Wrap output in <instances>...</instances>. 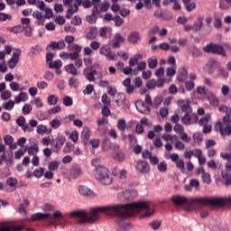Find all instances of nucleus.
<instances>
[{"label":"nucleus","mask_w":231,"mask_h":231,"mask_svg":"<svg viewBox=\"0 0 231 231\" xmlns=\"http://www.w3.org/2000/svg\"><path fill=\"white\" fill-rule=\"evenodd\" d=\"M134 210H146V212L141 216L143 219L151 217V216L154 214V208H151L149 201L139 200L126 204L92 208H90L91 216L84 209L72 211L70 212V216L72 217H79V223H95V221L98 220V213L106 214V216L114 217L118 226L116 231H129L133 228V225L125 223V219L133 216Z\"/></svg>","instance_id":"obj_1"},{"label":"nucleus","mask_w":231,"mask_h":231,"mask_svg":"<svg viewBox=\"0 0 231 231\" xmlns=\"http://www.w3.org/2000/svg\"><path fill=\"white\" fill-rule=\"evenodd\" d=\"M195 203H200V205H210V207H218L223 208L226 207L228 203H231V197L229 198H197L194 199Z\"/></svg>","instance_id":"obj_2"},{"label":"nucleus","mask_w":231,"mask_h":231,"mask_svg":"<svg viewBox=\"0 0 231 231\" xmlns=\"http://www.w3.org/2000/svg\"><path fill=\"white\" fill-rule=\"evenodd\" d=\"M95 178L97 181H100L102 185H111L113 183V177L111 176L109 170L104 166L97 167L95 171Z\"/></svg>","instance_id":"obj_3"},{"label":"nucleus","mask_w":231,"mask_h":231,"mask_svg":"<svg viewBox=\"0 0 231 231\" xmlns=\"http://www.w3.org/2000/svg\"><path fill=\"white\" fill-rule=\"evenodd\" d=\"M203 51L205 53H211L212 55H220V57L226 59V51H225V47L222 44L209 42L203 47Z\"/></svg>","instance_id":"obj_4"},{"label":"nucleus","mask_w":231,"mask_h":231,"mask_svg":"<svg viewBox=\"0 0 231 231\" xmlns=\"http://www.w3.org/2000/svg\"><path fill=\"white\" fill-rule=\"evenodd\" d=\"M137 197L138 191H136V189H128L117 195V198L120 199V201H123L124 203H129Z\"/></svg>","instance_id":"obj_5"},{"label":"nucleus","mask_w":231,"mask_h":231,"mask_svg":"<svg viewBox=\"0 0 231 231\" xmlns=\"http://www.w3.org/2000/svg\"><path fill=\"white\" fill-rule=\"evenodd\" d=\"M219 133L221 136H230L231 135V118L229 121H225L222 119V122H218Z\"/></svg>","instance_id":"obj_6"},{"label":"nucleus","mask_w":231,"mask_h":231,"mask_svg":"<svg viewBox=\"0 0 231 231\" xmlns=\"http://www.w3.org/2000/svg\"><path fill=\"white\" fill-rule=\"evenodd\" d=\"M100 55L107 58L108 60H116V53L111 51V47L109 45L105 44L99 48Z\"/></svg>","instance_id":"obj_7"},{"label":"nucleus","mask_w":231,"mask_h":231,"mask_svg":"<svg viewBox=\"0 0 231 231\" xmlns=\"http://www.w3.org/2000/svg\"><path fill=\"white\" fill-rule=\"evenodd\" d=\"M66 48V42L64 40L59 42H51L50 44L46 46L47 51H51V50H64Z\"/></svg>","instance_id":"obj_8"},{"label":"nucleus","mask_w":231,"mask_h":231,"mask_svg":"<svg viewBox=\"0 0 231 231\" xmlns=\"http://www.w3.org/2000/svg\"><path fill=\"white\" fill-rule=\"evenodd\" d=\"M24 226L6 225V222H0V231H23Z\"/></svg>","instance_id":"obj_9"},{"label":"nucleus","mask_w":231,"mask_h":231,"mask_svg":"<svg viewBox=\"0 0 231 231\" xmlns=\"http://www.w3.org/2000/svg\"><path fill=\"white\" fill-rule=\"evenodd\" d=\"M221 66V63L219 61L216 60L215 59H211L207 63V69L208 75H214L216 73V69Z\"/></svg>","instance_id":"obj_10"},{"label":"nucleus","mask_w":231,"mask_h":231,"mask_svg":"<svg viewBox=\"0 0 231 231\" xmlns=\"http://www.w3.org/2000/svg\"><path fill=\"white\" fill-rule=\"evenodd\" d=\"M135 169L139 172H142V174H147L151 167L149 166V162H147V161H138L135 165Z\"/></svg>","instance_id":"obj_11"},{"label":"nucleus","mask_w":231,"mask_h":231,"mask_svg":"<svg viewBox=\"0 0 231 231\" xmlns=\"http://www.w3.org/2000/svg\"><path fill=\"white\" fill-rule=\"evenodd\" d=\"M125 39L124 38V36H122V34L116 32L114 35V38L112 40V48H114V50H118V48H120L121 44H123V42H125Z\"/></svg>","instance_id":"obj_12"},{"label":"nucleus","mask_w":231,"mask_h":231,"mask_svg":"<svg viewBox=\"0 0 231 231\" xmlns=\"http://www.w3.org/2000/svg\"><path fill=\"white\" fill-rule=\"evenodd\" d=\"M89 138H91V131L88 127H84L81 132V142L84 145H88L89 143Z\"/></svg>","instance_id":"obj_13"},{"label":"nucleus","mask_w":231,"mask_h":231,"mask_svg":"<svg viewBox=\"0 0 231 231\" xmlns=\"http://www.w3.org/2000/svg\"><path fill=\"white\" fill-rule=\"evenodd\" d=\"M79 192L81 196H86L87 198H93L95 196V192L84 185L79 186Z\"/></svg>","instance_id":"obj_14"},{"label":"nucleus","mask_w":231,"mask_h":231,"mask_svg":"<svg viewBox=\"0 0 231 231\" xmlns=\"http://www.w3.org/2000/svg\"><path fill=\"white\" fill-rule=\"evenodd\" d=\"M141 36L140 32L137 31L131 32L127 36V41L131 44H138V42L140 41Z\"/></svg>","instance_id":"obj_15"},{"label":"nucleus","mask_w":231,"mask_h":231,"mask_svg":"<svg viewBox=\"0 0 231 231\" xmlns=\"http://www.w3.org/2000/svg\"><path fill=\"white\" fill-rule=\"evenodd\" d=\"M171 201L175 207H181V205H185V203H187L188 199L180 195H173L171 197Z\"/></svg>","instance_id":"obj_16"},{"label":"nucleus","mask_w":231,"mask_h":231,"mask_svg":"<svg viewBox=\"0 0 231 231\" xmlns=\"http://www.w3.org/2000/svg\"><path fill=\"white\" fill-rule=\"evenodd\" d=\"M64 143H66V137L60 135L52 140L51 145H53V147H55V149L59 151V149H60L64 145Z\"/></svg>","instance_id":"obj_17"},{"label":"nucleus","mask_w":231,"mask_h":231,"mask_svg":"<svg viewBox=\"0 0 231 231\" xmlns=\"http://www.w3.org/2000/svg\"><path fill=\"white\" fill-rule=\"evenodd\" d=\"M173 4L172 10L175 12H180L181 10V5H180V0H163L162 5L163 6H169V5Z\"/></svg>","instance_id":"obj_18"},{"label":"nucleus","mask_w":231,"mask_h":231,"mask_svg":"<svg viewBox=\"0 0 231 231\" xmlns=\"http://www.w3.org/2000/svg\"><path fill=\"white\" fill-rule=\"evenodd\" d=\"M46 217L51 218V214L38 212V213L32 215L30 220L31 221H41L42 219H46Z\"/></svg>","instance_id":"obj_19"},{"label":"nucleus","mask_w":231,"mask_h":231,"mask_svg":"<svg viewBox=\"0 0 231 231\" xmlns=\"http://www.w3.org/2000/svg\"><path fill=\"white\" fill-rule=\"evenodd\" d=\"M218 109L220 113L226 114V116H223L222 120H224V122H229L231 116V108L226 106H220Z\"/></svg>","instance_id":"obj_20"},{"label":"nucleus","mask_w":231,"mask_h":231,"mask_svg":"<svg viewBox=\"0 0 231 231\" xmlns=\"http://www.w3.org/2000/svg\"><path fill=\"white\" fill-rule=\"evenodd\" d=\"M82 174V168L79 164L72 165V170L70 171V176L73 180H77L79 176Z\"/></svg>","instance_id":"obj_21"},{"label":"nucleus","mask_w":231,"mask_h":231,"mask_svg":"<svg viewBox=\"0 0 231 231\" xmlns=\"http://www.w3.org/2000/svg\"><path fill=\"white\" fill-rule=\"evenodd\" d=\"M221 177L224 180V185L226 187L231 186V174L230 171L226 169V171H221Z\"/></svg>","instance_id":"obj_22"},{"label":"nucleus","mask_w":231,"mask_h":231,"mask_svg":"<svg viewBox=\"0 0 231 231\" xmlns=\"http://www.w3.org/2000/svg\"><path fill=\"white\" fill-rule=\"evenodd\" d=\"M189 78V71L185 67L181 69V70L179 71V75L177 76V80L179 82H185L187 79Z\"/></svg>","instance_id":"obj_23"},{"label":"nucleus","mask_w":231,"mask_h":231,"mask_svg":"<svg viewBox=\"0 0 231 231\" xmlns=\"http://www.w3.org/2000/svg\"><path fill=\"white\" fill-rule=\"evenodd\" d=\"M187 51L194 59H198V57H201V51H199V49H198L196 46H191L188 48Z\"/></svg>","instance_id":"obj_24"},{"label":"nucleus","mask_w":231,"mask_h":231,"mask_svg":"<svg viewBox=\"0 0 231 231\" xmlns=\"http://www.w3.org/2000/svg\"><path fill=\"white\" fill-rule=\"evenodd\" d=\"M137 104L139 106H141L142 107H143V109L142 110V109L138 108V106H136V109L139 113H141L142 115H147V114L151 113V108L149 106H145L146 104L143 103L142 100H138Z\"/></svg>","instance_id":"obj_25"},{"label":"nucleus","mask_w":231,"mask_h":231,"mask_svg":"<svg viewBox=\"0 0 231 231\" xmlns=\"http://www.w3.org/2000/svg\"><path fill=\"white\" fill-rule=\"evenodd\" d=\"M203 28V17L199 16L193 23V32H199Z\"/></svg>","instance_id":"obj_26"},{"label":"nucleus","mask_w":231,"mask_h":231,"mask_svg":"<svg viewBox=\"0 0 231 231\" xmlns=\"http://www.w3.org/2000/svg\"><path fill=\"white\" fill-rule=\"evenodd\" d=\"M65 71L70 75H78L79 72L73 63L65 66Z\"/></svg>","instance_id":"obj_27"},{"label":"nucleus","mask_w":231,"mask_h":231,"mask_svg":"<svg viewBox=\"0 0 231 231\" xmlns=\"http://www.w3.org/2000/svg\"><path fill=\"white\" fill-rule=\"evenodd\" d=\"M116 127L121 133L125 132V127H127V124L125 123V119H124V118L119 119L117 121Z\"/></svg>","instance_id":"obj_28"},{"label":"nucleus","mask_w":231,"mask_h":231,"mask_svg":"<svg viewBox=\"0 0 231 231\" xmlns=\"http://www.w3.org/2000/svg\"><path fill=\"white\" fill-rule=\"evenodd\" d=\"M49 68L51 69H60V68H62V60H58L53 61H51L49 64Z\"/></svg>","instance_id":"obj_29"},{"label":"nucleus","mask_w":231,"mask_h":231,"mask_svg":"<svg viewBox=\"0 0 231 231\" xmlns=\"http://www.w3.org/2000/svg\"><path fill=\"white\" fill-rule=\"evenodd\" d=\"M26 149L28 154H32V156L36 155L37 152H39V145L37 143L32 144L29 148Z\"/></svg>","instance_id":"obj_30"},{"label":"nucleus","mask_w":231,"mask_h":231,"mask_svg":"<svg viewBox=\"0 0 231 231\" xmlns=\"http://www.w3.org/2000/svg\"><path fill=\"white\" fill-rule=\"evenodd\" d=\"M7 30H9V32H12L13 33H15V35H17L19 33H23L24 27H23V25H15L14 27L8 28Z\"/></svg>","instance_id":"obj_31"},{"label":"nucleus","mask_w":231,"mask_h":231,"mask_svg":"<svg viewBox=\"0 0 231 231\" xmlns=\"http://www.w3.org/2000/svg\"><path fill=\"white\" fill-rule=\"evenodd\" d=\"M69 86L71 88L76 89V88H79V86H80V81H79V79L77 78H70L69 79Z\"/></svg>","instance_id":"obj_32"},{"label":"nucleus","mask_w":231,"mask_h":231,"mask_svg":"<svg viewBox=\"0 0 231 231\" xmlns=\"http://www.w3.org/2000/svg\"><path fill=\"white\" fill-rule=\"evenodd\" d=\"M147 62H148V68L150 69H155V68L158 66V60L157 59L149 58L147 60Z\"/></svg>","instance_id":"obj_33"},{"label":"nucleus","mask_w":231,"mask_h":231,"mask_svg":"<svg viewBox=\"0 0 231 231\" xmlns=\"http://www.w3.org/2000/svg\"><path fill=\"white\" fill-rule=\"evenodd\" d=\"M59 102V97L55 95H51L48 97V104L49 106H57V103Z\"/></svg>","instance_id":"obj_34"},{"label":"nucleus","mask_w":231,"mask_h":231,"mask_svg":"<svg viewBox=\"0 0 231 231\" xmlns=\"http://www.w3.org/2000/svg\"><path fill=\"white\" fill-rule=\"evenodd\" d=\"M162 102H163V98L162 97V96L155 97L153 101H152L153 107L155 109H158V107H160Z\"/></svg>","instance_id":"obj_35"},{"label":"nucleus","mask_w":231,"mask_h":231,"mask_svg":"<svg viewBox=\"0 0 231 231\" xmlns=\"http://www.w3.org/2000/svg\"><path fill=\"white\" fill-rule=\"evenodd\" d=\"M44 176V168H38L33 171V177L41 180Z\"/></svg>","instance_id":"obj_36"},{"label":"nucleus","mask_w":231,"mask_h":231,"mask_svg":"<svg viewBox=\"0 0 231 231\" xmlns=\"http://www.w3.org/2000/svg\"><path fill=\"white\" fill-rule=\"evenodd\" d=\"M157 170L159 172H166L167 171V162L162 161L157 164Z\"/></svg>","instance_id":"obj_37"},{"label":"nucleus","mask_w":231,"mask_h":231,"mask_svg":"<svg viewBox=\"0 0 231 231\" xmlns=\"http://www.w3.org/2000/svg\"><path fill=\"white\" fill-rule=\"evenodd\" d=\"M60 165V162L57 161H51V162H49L48 169L49 171H57Z\"/></svg>","instance_id":"obj_38"},{"label":"nucleus","mask_w":231,"mask_h":231,"mask_svg":"<svg viewBox=\"0 0 231 231\" xmlns=\"http://www.w3.org/2000/svg\"><path fill=\"white\" fill-rule=\"evenodd\" d=\"M19 57H21V49H15L14 51H13L11 62H14V60H17V62H19Z\"/></svg>","instance_id":"obj_39"},{"label":"nucleus","mask_w":231,"mask_h":231,"mask_svg":"<svg viewBox=\"0 0 231 231\" xmlns=\"http://www.w3.org/2000/svg\"><path fill=\"white\" fill-rule=\"evenodd\" d=\"M149 226L152 228V230H158L160 226H162V221L161 220H153L149 223Z\"/></svg>","instance_id":"obj_40"},{"label":"nucleus","mask_w":231,"mask_h":231,"mask_svg":"<svg viewBox=\"0 0 231 231\" xmlns=\"http://www.w3.org/2000/svg\"><path fill=\"white\" fill-rule=\"evenodd\" d=\"M63 105L66 107H71L73 106V99L69 96L63 97Z\"/></svg>","instance_id":"obj_41"},{"label":"nucleus","mask_w":231,"mask_h":231,"mask_svg":"<svg viewBox=\"0 0 231 231\" xmlns=\"http://www.w3.org/2000/svg\"><path fill=\"white\" fill-rule=\"evenodd\" d=\"M193 140L197 143H201L203 142V134L197 132L193 134Z\"/></svg>","instance_id":"obj_42"},{"label":"nucleus","mask_w":231,"mask_h":231,"mask_svg":"<svg viewBox=\"0 0 231 231\" xmlns=\"http://www.w3.org/2000/svg\"><path fill=\"white\" fill-rule=\"evenodd\" d=\"M114 160H116L117 162H124V160H125V154L122 152H117L114 155Z\"/></svg>","instance_id":"obj_43"},{"label":"nucleus","mask_w":231,"mask_h":231,"mask_svg":"<svg viewBox=\"0 0 231 231\" xmlns=\"http://www.w3.org/2000/svg\"><path fill=\"white\" fill-rule=\"evenodd\" d=\"M95 91V87L93 85L88 84L86 86L85 89L83 90V95H91Z\"/></svg>","instance_id":"obj_44"},{"label":"nucleus","mask_w":231,"mask_h":231,"mask_svg":"<svg viewBox=\"0 0 231 231\" xmlns=\"http://www.w3.org/2000/svg\"><path fill=\"white\" fill-rule=\"evenodd\" d=\"M42 51V49L39 45H34L31 48L32 55H39Z\"/></svg>","instance_id":"obj_45"},{"label":"nucleus","mask_w":231,"mask_h":231,"mask_svg":"<svg viewBox=\"0 0 231 231\" xmlns=\"http://www.w3.org/2000/svg\"><path fill=\"white\" fill-rule=\"evenodd\" d=\"M190 115L189 114H185L182 117H181V122L184 125H190Z\"/></svg>","instance_id":"obj_46"},{"label":"nucleus","mask_w":231,"mask_h":231,"mask_svg":"<svg viewBox=\"0 0 231 231\" xmlns=\"http://www.w3.org/2000/svg\"><path fill=\"white\" fill-rule=\"evenodd\" d=\"M98 17H97V15L95 14H90L87 16V22L88 24H95L97 21Z\"/></svg>","instance_id":"obj_47"},{"label":"nucleus","mask_w":231,"mask_h":231,"mask_svg":"<svg viewBox=\"0 0 231 231\" xmlns=\"http://www.w3.org/2000/svg\"><path fill=\"white\" fill-rule=\"evenodd\" d=\"M213 26L214 28H216L217 30H219V28H221V26H223V21L221 20V18L219 17H215V21L213 23Z\"/></svg>","instance_id":"obj_48"},{"label":"nucleus","mask_w":231,"mask_h":231,"mask_svg":"<svg viewBox=\"0 0 231 231\" xmlns=\"http://www.w3.org/2000/svg\"><path fill=\"white\" fill-rule=\"evenodd\" d=\"M208 101H209L210 106H213L214 107H217V106H219V99H217V97H216V96L209 97Z\"/></svg>","instance_id":"obj_49"},{"label":"nucleus","mask_w":231,"mask_h":231,"mask_svg":"<svg viewBox=\"0 0 231 231\" xmlns=\"http://www.w3.org/2000/svg\"><path fill=\"white\" fill-rule=\"evenodd\" d=\"M114 23H116V26L120 27L122 26V24H124V19H122V17H120V15H116L113 18Z\"/></svg>","instance_id":"obj_50"},{"label":"nucleus","mask_w":231,"mask_h":231,"mask_svg":"<svg viewBox=\"0 0 231 231\" xmlns=\"http://www.w3.org/2000/svg\"><path fill=\"white\" fill-rule=\"evenodd\" d=\"M51 125L53 129H59V127H60V119L57 117L52 119L51 122Z\"/></svg>","instance_id":"obj_51"},{"label":"nucleus","mask_w":231,"mask_h":231,"mask_svg":"<svg viewBox=\"0 0 231 231\" xmlns=\"http://www.w3.org/2000/svg\"><path fill=\"white\" fill-rule=\"evenodd\" d=\"M184 6L187 10V12H192L196 8V3L194 2H188L187 4H184Z\"/></svg>","instance_id":"obj_52"},{"label":"nucleus","mask_w":231,"mask_h":231,"mask_svg":"<svg viewBox=\"0 0 231 231\" xmlns=\"http://www.w3.org/2000/svg\"><path fill=\"white\" fill-rule=\"evenodd\" d=\"M6 185H8V187H16L17 180L15 178L9 177L6 180Z\"/></svg>","instance_id":"obj_53"},{"label":"nucleus","mask_w":231,"mask_h":231,"mask_svg":"<svg viewBox=\"0 0 231 231\" xmlns=\"http://www.w3.org/2000/svg\"><path fill=\"white\" fill-rule=\"evenodd\" d=\"M4 142L5 145H12V143H14V137L10 134H6L4 136Z\"/></svg>","instance_id":"obj_54"},{"label":"nucleus","mask_w":231,"mask_h":231,"mask_svg":"<svg viewBox=\"0 0 231 231\" xmlns=\"http://www.w3.org/2000/svg\"><path fill=\"white\" fill-rule=\"evenodd\" d=\"M173 131H175V133H177L178 134H181L183 131H185V128L183 127V125L176 124L173 127Z\"/></svg>","instance_id":"obj_55"},{"label":"nucleus","mask_w":231,"mask_h":231,"mask_svg":"<svg viewBox=\"0 0 231 231\" xmlns=\"http://www.w3.org/2000/svg\"><path fill=\"white\" fill-rule=\"evenodd\" d=\"M146 88H148V89H154V88H156V79H152L148 80L146 82Z\"/></svg>","instance_id":"obj_56"},{"label":"nucleus","mask_w":231,"mask_h":231,"mask_svg":"<svg viewBox=\"0 0 231 231\" xmlns=\"http://www.w3.org/2000/svg\"><path fill=\"white\" fill-rule=\"evenodd\" d=\"M60 106H53L48 110V115H57V113H60Z\"/></svg>","instance_id":"obj_57"},{"label":"nucleus","mask_w":231,"mask_h":231,"mask_svg":"<svg viewBox=\"0 0 231 231\" xmlns=\"http://www.w3.org/2000/svg\"><path fill=\"white\" fill-rule=\"evenodd\" d=\"M107 89H108L107 93L108 95H110V97H115L116 93H118V91L116 90V87L115 86H108Z\"/></svg>","instance_id":"obj_58"},{"label":"nucleus","mask_w":231,"mask_h":231,"mask_svg":"<svg viewBox=\"0 0 231 231\" xmlns=\"http://www.w3.org/2000/svg\"><path fill=\"white\" fill-rule=\"evenodd\" d=\"M97 133L100 136H105L107 133V128L103 125H97Z\"/></svg>","instance_id":"obj_59"},{"label":"nucleus","mask_w":231,"mask_h":231,"mask_svg":"<svg viewBox=\"0 0 231 231\" xmlns=\"http://www.w3.org/2000/svg\"><path fill=\"white\" fill-rule=\"evenodd\" d=\"M32 105L26 104L23 106V115H30L32 113Z\"/></svg>","instance_id":"obj_60"},{"label":"nucleus","mask_w":231,"mask_h":231,"mask_svg":"<svg viewBox=\"0 0 231 231\" xmlns=\"http://www.w3.org/2000/svg\"><path fill=\"white\" fill-rule=\"evenodd\" d=\"M53 77H55V75L53 74V72L47 70L45 71L44 75H43V79L45 80H53Z\"/></svg>","instance_id":"obj_61"},{"label":"nucleus","mask_w":231,"mask_h":231,"mask_svg":"<svg viewBox=\"0 0 231 231\" xmlns=\"http://www.w3.org/2000/svg\"><path fill=\"white\" fill-rule=\"evenodd\" d=\"M48 127H46V125H39L37 126V133L38 134H44V133H46Z\"/></svg>","instance_id":"obj_62"},{"label":"nucleus","mask_w":231,"mask_h":231,"mask_svg":"<svg viewBox=\"0 0 231 231\" xmlns=\"http://www.w3.org/2000/svg\"><path fill=\"white\" fill-rule=\"evenodd\" d=\"M202 181L203 183H207V185H210V174H208V172L204 173L202 175Z\"/></svg>","instance_id":"obj_63"},{"label":"nucleus","mask_w":231,"mask_h":231,"mask_svg":"<svg viewBox=\"0 0 231 231\" xmlns=\"http://www.w3.org/2000/svg\"><path fill=\"white\" fill-rule=\"evenodd\" d=\"M220 158H222V160H226L227 162H231V152H229V153L221 152L220 153Z\"/></svg>","instance_id":"obj_64"}]
</instances>
